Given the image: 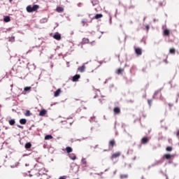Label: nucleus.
<instances>
[{"instance_id":"f257e3e1","label":"nucleus","mask_w":179,"mask_h":179,"mask_svg":"<svg viewBox=\"0 0 179 179\" xmlns=\"http://www.w3.org/2000/svg\"><path fill=\"white\" fill-rule=\"evenodd\" d=\"M39 8H40V6H38L37 4L34 5L33 7H31V6H27V11L29 13H31V12H36V10H37Z\"/></svg>"},{"instance_id":"f03ea898","label":"nucleus","mask_w":179,"mask_h":179,"mask_svg":"<svg viewBox=\"0 0 179 179\" xmlns=\"http://www.w3.org/2000/svg\"><path fill=\"white\" fill-rule=\"evenodd\" d=\"M34 169L38 170V171H41V170L44 169V164L42 163H38L34 166Z\"/></svg>"},{"instance_id":"7ed1b4c3","label":"nucleus","mask_w":179,"mask_h":179,"mask_svg":"<svg viewBox=\"0 0 179 179\" xmlns=\"http://www.w3.org/2000/svg\"><path fill=\"white\" fill-rule=\"evenodd\" d=\"M153 99H162V91L157 90L154 93Z\"/></svg>"},{"instance_id":"20e7f679","label":"nucleus","mask_w":179,"mask_h":179,"mask_svg":"<svg viewBox=\"0 0 179 179\" xmlns=\"http://www.w3.org/2000/svg\"><path fill=\"white\" fill-rule=\"evenodd\" d=\"M135 52L138 57L142 55V49L141 48H136Z\"/></svg>"},{"instance_id":"39448f33","label":"nucleus","mask_w":179,"mask_h":179,"mask_svg":"<svg viewBox=\"0 0 179 179\" xmlns=\"http://www.w3.org/2000/svg\"><path fill=\"white\" fill-rule=\"evenodd\" d=\"M113 113L115 115L120 114L121 113V108L120 107L114 108Z\"/></svg>"},{"instance_id":"423d86ee","label":"nucleus","mask_w":179,"mask_h":179,"mask_svg":"<svg viewBox=\"0 0 179 179\" xmlns=\"http://www.w3.org/2000/svg\"><path fill=\"white\" fill-rule=\"evenodd\" d=\"M79 79H80V75L76 74L73 76L72 82H78V80H79Z\"/></svg>"},{"instance_id":"0eeeda50","label":"nucleus","mask_w":179,"mask_h":179,"mask_svg":"<svg viewBox=\"0 0 179 179\" xmlns=\"http://www.w3.org/2000/svg\"><path fill=\"white\" fill-rule=\"evenodd\" d=\"M53 38H55V40H57V41L61 40V34H59V33L55 34L53 36Z\"/></svg>"},{"instance_id":"6e6552de","label":"nucleus","mask_w":179,"mask_h":179,"mask_svg":"<svg viewBox=\"0 0 179 179\" xmlns=\"http://www.w3.org/2000/svg\"><path fill=\"white\" fill-rule=\"evenodd\" d=\"M148 142H149V138L148 137H143L141 139V143H143V145L148 143Z\"/></svg>"},{"instance_id":"1a4fd4ad","label":"nucleus","mask_w":179,"mask_h":179,"mask_svg":"<svg viewBox=\"0 0 179 179\" xmlns=\"http://www.w3.org/2000/svg\"><path fill=\"white\" fill-rule=\"evenodd\" d=\"M45 114H47V110L45 109H43L40 111L39 113V115L41 117H44V115H45Z\"/></svg>"},{"instance_id":"9d476101","label":"nucleus","mask_w":179,"mask_h":179,"mask_svg":"<svg viewBox=\"0 0 179 179\" xmlns=\"http://www.w3.org/2000/svg\"><path fill=\"white\" fill-rule=\"evenodd\" d=\"M164 36H166V37H169L170 36V29H164Z\"/></svg>"},{"instance_id":"9b49d317","label":"nucleus","mask_w":179,"mask_h":179,"mask_svg":"<svg viewBox=\"0 0 179 179\" xmlns=\"http://www.w3.org/2000/svg\"><path fill=\"white\" fill-rule=\"evenodd\" d=\"M85 69H86V66L85 65L78 67V71H79V72L83 73L85 72Z\"/></svg>"},{"instance_id":"f8f14e48","label":"nucleus","mask_w":179,"mask_h":179,"mask_svg":"<svg viewBox=\"0 0 179 179\" xmlns=\"http://www.w3.org/2000/svg\"><path fill=\"white\" fill-rule=\"evenodd\" d=\"M120 156H121V152H115L113 155V159H117V157H120Z\"/></svg>"},{"instance_id":"ddd939ff","label":"nucleus","mask_w":179,"mask_h":179,"mask_svg":"<svg viewBox=\"0 0 179 179\" xmlns=\"http://www.w3.org/2000/svg\"><path fill=\"white\" fill-rule=\"evenodd\" d=\"M59 94H61V89H58L57 90H56L55 92V97H58V96H59Z\"/></svg>"},{"instance_id":"4468645a","label":"nucleus","mask_w":179,"mask_h":179,"mask_svg":"<svg viewBox=\"0 0 179 179\" xmlns=\"http://www.w3.org/2000/svg\"><path fill=\"white\" fill-rule=\"evenodd\" d=\"M164 157H165V159H166V160H170V159H171V157H173V155H171L170 154H166L164 155Z\"/></svg>"},{"instance_id":"2eb2a0df","label":"nucleus","mask_w":179,"mask_h":179,"mask_svg":"<svg viewBox=\"0 0 179 179\" xmlns=\"http://www.w3.org/2000/svg\"><path fill=\"white\" fill-rule=\"evenodd\" d=\"M27 122V120L26 119H20V123L22 125H26V123Z\"/></svg>"},{"instance_id":"dca6fc26","label":"nucleus","mask_w":179,"mask_h":179,"mask_svg":"<svg viewBox=\"0 0 179 179\" xmlns=\"http://www.w3.org/2000/svg\"><path fill=\"white\" fill-rule=\"evenodd\" d=\"M57 12H58L59 13H62V12H64V8L62 7H57L56 8Z\"/></svg>"},{"instance_id":"f3484780","label":"nucleus","mask_w":179,"mask_h":179,"mask_svg":"<svg viewBox=\"0 0 179 179\" xmlns=\"http://www.w3.org/2000/svg\"><path fill=\"white\" fill-rule=\"evenodd\" d=\"M52 136L51 135H46L44 138L45 141H50V139H52Z\"/></svg>"},{"instance_id":"a211bd4d","label":"nucleus","mask_w":179,"mask_h":179,"mask_svg":"<svg viewBox=\"0 0 179 179\" xmlns=\"http://www.w3.org/2000/svg\"><path fill=\"white\" fill-rule=\"evenodd\" d=\"M10 20V17L9 16H6L3 18V22H5L6 23H8Z\"/></svg>"},{"instance_id":"6ab92c4d","label":"nucleus","mask_w":179,"mask_h":179,"mask_svg":"<svg viewBox=\"0 0 179 179\" xmlns=\"http://www.w3.org/2000/svg\"><path fill=\"white\" fill-rule=\"evenodd\" d=\"M31 148V143H27L25 144V149H30Z\"/></svg>"},{"instance_id":"aec40b11","label":"nucleus","mask_w":179,"mask_h":179,"mask_svg":"<svg viewBox=\"0 0 179 179\" xmlns=\"http://www.w3.org/2000/svg\"><path fill=\"white\" fill-rule=\"evenodd\" d=\"M69 157H70V159H71V160L76 159V155H75V154H70Z\"/></svg>"},{"instance_id":"412c9836","label":"nucleus","mask_w":179,"mask_h":179,"mask_svg":"<svg viewBox=\"0 0 179 179\" xmlns=\"http://www.w3.org/2000/svg\"><path fill=\"white\" fill-rule=\"evenodd\" d=\"M124 72V69H118L116 71L117 75H120V73H122Z\"/></svg>"},{"instance_id":"4be33fe9","label":"nucleus","mask_w":179,"mask_h":179,"mask_svg":"<svg viewBox=\"0 0 179 179\" xmlns=\"http://www.w3.org/2000/svg\"><path fill=\"white\" fill-rule=\"evenodd\" d=\"M101 17H103L102 14H96L94 19H101Z\"/></svg>"},{"instance_id":"5701e85b","label":"nucleus","mask_w":179,"mask_h":179,"mask_svg":"<svg viewBox=\"0 0 179 179\" xmlns=\"http://www.w3.org/2000/svg\"><path fill=\"white\" fill-rule=\"evenodd\" d=\"M170 54L174 55L176 54V49L174 48H172L169 50Z\"/></svg>"},{"instance_id":"b1692460","label":"nucleus","mask_w":179,"mask_h":179,"mask_svg":"<svg viewBox=\"0 0 179 179\" xmlns=\"http://www.w3.org/2000/svg\"><path fill=\"white\" fill-rule=\"evenodd\" d=\"M66 150L67 153H71L72 152V148L66 147Z\"/></svg>"},{"instance_id":"393cba45","label":"nucleus","mask_w":179,"mask_h":179,"mask_svg":"<svg viewBox=\"0 0 179 179\" xmlns=\"http://www.w3.org/2000/svg\"><path fill=\"white\" fill-rule=\"evenodd\" d=\"M166 152H172L173 151V147L169 146L166 148Z\"/></svg>"},{"instance_id":"a878e982","label":"nucleus","mask_w":179,"mask_h":179,"mask_svg":"<svg viewBox=\"0 0 179 179\" xmlns=\"http://www.w3.org/2000/svg\"><path fill=\"white\" fill-rule=\"evenodd\" d=\"M128 178V174H122L120 175V178L121 179H125Z\"/></svg>"},{"instance_id":"bb28decb","label":"nucleus","mask_w":179,"mask_h":179,"mask_svg":"<svg viewBox=\"0 0 179 179\" xmlns=\"http://www.w3.org/2000/svg\"><path fill=\"white\" fill-rule=\"evenodd\" d=\"M24 115L26 117H30V115H31V114L30 113V110H27Z\"/></svg>"},{"instance_id":"cd10ccee","label":"nucleus","mask_w":179,"mask_h":179,"mask_svg":"<svg viewBox=\"0 0 179 179\" xmlns=\"http://www.w3.org/2000/svg\"><path fill=\"white\" fill-rule=\"evenodd\" d=\"M31 90V87H25L24 88V92H29V90Z\"/></svg>"},{"instance_id":"c85d7f7f","label":"nucleus","mask_w":179,"mask_h":179,"mask_svg":"<svg viewBox=\"0 0 179 179\" xmlns=\"http://www.w3.org/2000/svg\"><path fill=\"white\" fill-rule=\"evenodd\" d=\"M15 120H9L10 125H15Z\"/></svg>"},{"instance_id":"c756f323","label":"nucleus","mask_w":179,"mask_h":179,"mask_svg":"<svg viewBox=\"0 0 179 179\" xmlns=\"http://www.w3.org/2000/svg\"><path fill=\"white\" fill-rule=\"evenodd\" d=\"M82 164H84L85 166H86V164H87V162L86 161V159H82Z\"/></svg>"},{"instance_id":"7c9ffc66","label":"nucleus","mask_w":179,"mask_h":179,"mask_svg":"<svg viewBox=\"0 0 179 179\" xmlns=\"http://www.w3.org/2000/svg\"><path fill=\"white\" fill-rule=\"evenodd\" d=\"M86 22H87V20H83L81 21V23H82L83 26H85V24H86Z\"/></svg>"},{"instance_id":"2f4dec72","label":"nucleus","mask_w":179,"mask_h":179,"mask_svg":"<svg viewBox=\"0 0 179 179\" xmlns=\"http://www.w3.org/2000/svg\"><path fill=\"white\" fill-rule=\"evenodd\" d=\"M83 43H89V39H87V38H84V39L83 40Z\"/></svg>"},{"instance_id":"473e14b6","label":"nucleus","mask_w":179,"mask_h":179,"mask_svg":"<svg viewBox=\"0 0 179 179\" xmlns=\"http://www.w3.org/2000/svg\"><path fill=\"white\" fill-rule=\"evenodd\" d=\"M152 99H148V103L149 106H152Z\"/></svg>"},{"instance_id":"72a5a7b5","label":"nucleus","mask_w":179,"mask_h":179,"mask_svg":"<svg viewBox=\"0 0 179 179\" xmlns=\"http://www.w3.org/2000/svg\"><path fill=\"white\" fill-rule=\"evenodd\" d=\"M109 144L110 145V146H113V140H111V141L109 142Z\"/></svg>"},{"instance_id":"f704fd0d","label":"nucleus","mask_w":179,"mask_h":179,"mask_svg":"<svg viewBox=\"0 0 179 179\" xmlns=\"http://www.w3.org/2000/svg\"><path fill=\"white\" fill-rule=\"evenodd\" d=\"M9 41H10L11 43H13L15 41V39H9Z\"/></svg>"},{"instance_id":"c9c22d12","label":"nucleus","mask_w":179,"mask_h":179,"mask_svg":"<svg viewBox=\"0 0 179 179\" xmlns=\"http://www.w3.org/2000/svg\"><path fill=\"white\" fill-rule=\"evenodd\" d=\"M59 179H66L64 176H61Z\"/></svg>"},{"instance_id":"e433bc0d","label":"nucleus","mask_w":179,"mask_h":179,"mask_svg":"<svg viewBox=\"0 0 179 179\" xmlns=\"http://www.w3.org/2000/svg\"><path fill=\"white\" fill-rule=\"evenodd\" d=\"M17 127H18V128H23V127H22V126H20V124L17 125Z\"/></svg>"},{"instance_id":"4c0bfd02","label":"nucleus","mask_w":179,"mask_h":179,"mask_svg":"<svg viewBox=\"0 0 179 179\" xmlns=\"http://www.w3.org/2000/svg\"><path fill=\"white\" fill-rule=\"evenodd\" d=\"M176 136H179V130L177 131Z\"/></svg>"},{"instance_id":"58836bf2","label":"nucleus","mask_w":179,"mask_h":179,"mask_svg":"<svg viewBox=\"0 0 179 179\" xmlns=\"http://www.w3.org/2000/svg\"><path fill=\"white\" fill-rule=\"evenodd\" d=\"M115 143V142L113 141V146H114Z\"/></svg>"},{"instance_id":"ea45409f","label":"nucleus","mask_w":179,"mask_h":179,"mask_svg":"<svg viewBox=\"0 0 179 179\" xmlns=\"http://www.w3.org/2000/svg\"><path fill=\"white\" fill-rule=\"evenodd\" d=\"M99 101H100V103H103V101H101L100 99H99Z\"/></svg>"},{"instance_id":"a19ab883","label":"nucleus","mask_w":179,"mask_h":179,"mask_svg":"<svg viewBox=\"0 0 179 179\" xmlns=\"http://www.w3.org/2000/svg\"><path fill=\"white\" fill-rule=\"evenodd\" d=\"M9 1H10V2H12L13 0H9Z\"/></svg>"}]
</instances>
